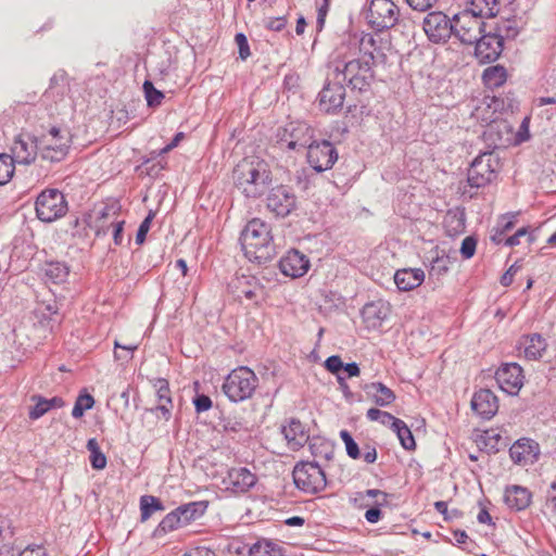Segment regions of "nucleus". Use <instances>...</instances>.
Here are the masks:
<instances>
[{"instance_id": "e2e57ef3", "label": "nucleus", "mask_w": 556, "mask_h": 556, "mask_svg": "<svg viewBox=\"0 0 556 556\" xmlns=\"http://www.w3.org/2000/svg\"><path fill=\"white\" fill-rule=\"evenodd\" d=\"M35 314L39 316L40 323L47 321L48 326L52 316L58 314V307L54 304L41 305L35 311Z\"/></svg>"}, {"instance_id": "9b49d317", "label": "nucleus", "mask_w": 556, "mask_h": 556, "mask_svg": "<svg viewBox=\"0 0 556 556\" xmlns=\"http://www.w3.org/2000/svg\"><path fill=\"white\" fill-rule=\"evenodd\" d=\"M345 100V87L343 81L332 78V71L327 74L325 85L318 93V105L328 114L338 113Z\"/></svg>"}, {"instance_id": "e433bc0d", "label": "nucleus", "mask_w": 556, "mask_h": 556, "mask_svg": "<svg viewBox=\"0 0 556 556\" xmlns=\"http://www.w3.org/2000/svg\"><path fill=\"white\" fill-rule=\"evenodd\" d=\"M233 287L248 300H256L257 291L264 288L255 277L244 275L235 279ZM255 303L258 302L255 301Z\"/></svg>"}, {"instance_id": "de8ad7c7", "label": "nucleus", "mask_w": 556, "mask_h": 556, "mask_svg": "<svg viewBox=\"0 0 556 556\" xmlns=\"http://www.w3.org/2000/svg\"><path fill=\"white\" fill-rule=\"evenodd\" d=\"M14 159L7 153L0 154V186L10 181L14 174Z\"/></svg>"}, {"instance_id": "412c9836", "label": "nucleus", "mask_w": 556, "mask_h": 556, "mask_svg": "<svg viewBox=\"0 0 556 556\" xmlns=\"http://www.w3.org/2000/svg\"><path fill=\"white\" fill-rule=\"evenodd\" d=\"M509 456L517 465L534 464L540 456L539 443L529 438H521L510 446Z\"/></svg>"}, {"instance_id": "7c9ffc66", "label": "nucleus", "mask_w": 556, "mask_h": 556, "mask_svg": "<svg viewBox=\"0 0 556 556\" xmlns=\"http://www.w3.org/2000/svg\"><path fill=\"white\" fill-rule=\"evenodd\" d=\"M425 280V273L421 268H402L394 274V282L399 290L410 291L419 287Z\"/></svg>"}, {"instance_id": "13d9d810", "label": "nucleus", "mask_w": 556, "mask_h": 556, "mask_svg": "<svg viewBox=\"0 0 556 556\" xmlns=\"http://www.w3.org/2000/svg\"><path fill=\"white\" fill-rule=\"evenodd\" d=\"M153 218H154V213L152 211H150L149 214L146 216V218L141 222V224L137 230V233H136V243L137 244L140 245L144 242Z\"/></svg>"}, {"instance_id": "680f3d73", "label": "nucleus", "mask_w": 556, "mask_h": 556, "mask_svg": "<svg viewBox=\"0 0 556 556\" xmlns=\"http://www.w3.org/2000/svg\"><path fill=\"white\" fill-rule=\"evenodd\" d=\"M477 239L473 236L466 237L460 245V254L465 260L471 258L476 253Z\"/></svg>"}, {"instance_id": "0e129e2a", "label": "nucleus", "mask_w": 556, "mask_h": 556, "mask_svg": "<svg viewBox=\"0 0 556 556\" xmlns=\"http://www.w3.org/2000/svg\"><path fill=\"white\" fill-rule=\"evenodd\" d=\"M192 402L198 414L208 410L213 405L211 397L203 393H197Z\"/></svg>"}, {"instance_id": "393cba45", "label": "nucleus", "mask_w": 556, "mask_h": 556, "mask_svg": "<svg viewBox=\"0 0 556 556\" xmlns=\"http://www.w3.org/2000/svg\"><path fill=\"white\" fill-rule=\"evenodd\" d=\"M390 312L389 305L382 301L366 303L361 312L367 329H378Z\"/></svg>"}, {"instance_id": "c9c22d12", "label": "nucleus", "mask_w": 556, "mask_h": 556, "mask_svg": "<svg viewBox=\"0 0 556 556\" xmlns=\"http://www.w3.org/2000/svg\"><path fill=\"white\" fill-rule=\"evenodd\" d=\"M249 556H287L281 545L268 539H260L249 548Z\"/></svg>"}, {"instance_id": "09e8293b", "label": "nucleus", "mask_w": 556, "mask_h": 556, "mask_svg": "<svg viewBox=\"0 0 556 556\" xmlns=\"http://www.w3.org/2000/svg\"><path fill=\"white\" fill-rule=\"evenodd\" d=\"M500 440L501 435L498 433L485 431L484 434L480 435L477 444L481 450L486 451L489 454H495L500 451L497 445Z\"/></svg>"}, {"instance_id": "0eeeda50", "label": "nucleus", "mask_w": 556, "mask_h": 556, "mask_svg": "<svg viewBox=\"0 0 556 556\" xmlns=\"http://www.w3.org/2000/svg\"><path fill=\"white\" fill-rule=\"evenodd\" d=\"M292 478L296 489L306 494H317L327 486L326 473L317 460L298 462L293 468Z\"/></svg>"}, {"instance_id": "603ef678", "label": "nucleus", "mask_w": 556, "mask_h": 556, "mask_svg": "<svg viewBox=\"0 0 556 556\" xmlns=\"http://www.w3.org/2000/svg\"><path fill=\"white\" fill-rule=\"evenodd\" d=\"M30 400L35 402V405L30 407L28 413V417L31 420H37L49 412V406H47V399L42 395L34 394L31 395Z\"/></svg>"}, {"instance_id": "a878e982", "label": "nucleus", "mask_w": 556, "mask_h": 556, "mask_svg": "<svg viewBox=\"0 0 556 556\" xmlns=\"http://www.w3.org/2000/svg\"><path fill=\"white\" fill-rule=\"evenodd\" d=\"M11 155L14 161L18 164L28 165L36 159L39 153V140H25L22 136H18L13 141L11 148Z\"/></svg>"}, {"instance_id": "6e6d98bb", "label": "nucleus", "mask_w": 556, "mask_h": 556, "mask_svg": "<svg viewBox=\"0 0 556 556\" xmlns=\"http://www.w3.org/2000/svg\"><path fill=\"white\" fill-rule=\"evenodd\" d=\"M448 265H450L448 256H446V255L437 256L431 262L429 275L437 276L439 278L440 276H443L448 271Z\"/></svg>"}, {"instance_id": "052dcab7", "label": "nucleus", "mask_w": 556, "mask_h": 556, "mask_svg": "<svg viewBox=\"0 0 556 556\" xmlns=\"http://www.w3.org/2000/svg\"><path fill=\"white\" fill-rule=\"evenodd\" d=\"M343 365L344 363L339 355H331L324 363L325 368L336 377L341 376L340 371L343 369Z\"/></svg>"}, {"instance_id": "423d86ee", "label": "nucleus", "mask_w": 556, "mask_h": 556, "mask_svg": "<svg viewBox=\"0 0 556 556\" xmlns=\"http://www.w3.org/2000/svg\"><path fill=\"white\" fill-rule=\"evenodd\" d=\"M501 168V159L495 151L481 152L470 163L467 184L471 188H484L497 179Z\"/></svg>"}, {"instance_id": "c756f323", "label": "nucleus", "mask_w": 556, "mask_h": 556, "mask_svg": "<svg viewBox=\"0 0 556 556\" xmlns=\"http://www.w3.org/2000/svg\"><path fill=\"white\" fill-rule=\"evenodd\" d=\"M70 91V78L67 73L64 70H59L53 74L50 78L49 87L45 91L43 97L52 100L53 102H59L64 99V97Z\"/></svg>"}, {"instance_id": "c85d7f7f", "label": "nucleus", "mask_w": 556, "mask_h": 556, "mask_svg": "<svg viewBox=\"0 0 556 556\" xmlns=\"http://www.w3.org/2000/svg\"><path fill=\"white\" fill-rule=\"evenodd\" d=\"M532 493L521 485H508L505 489L504 502L515 511H520L531 504Z\"/></svg>"}, {"instance_id": "58836bf2", "label": "nucleus", "mask_w": 556, "mask_h": 556, "mask_svg": "<svg viewBox=\"0 0 556 556\" xmlns=\"http://www.w3.org/2000/svg\"><path fill=\"white\" fill-rule=\"evenodd\" d=\"M484 85L490 88H498L507 80V71L503 65H492L486 67L482 74Z\"/></svg>"}, {"instance_id": "20e7f679", "label": "nucleus", "mask_w": 556, "mask_h": 556, "mask_svg": "<svg viewBox=\"0 0 556 556\" xmlns=\"http://www.w3.org/2000/svg\"><path fill=\"white\" fill-rule=\"evenodd\" d=\"M315 137V129L303 121H292L276 132L275 147L282 152H303Z\"/></svg>"}, {"instance_id": "f257e3e1", "label": "nucleus", "mask_w": 556, "mask_h": 556, "mask_svg": "<svg viewBox=\"0 0 556 556\" xmlns=\"http://www.w3.org/2000/svg\"><path fill=\"white\" fill-rule=\"evenodd\" d=\"M329 71H332L333 79L346 81L353 90L364 92L369 90L375 80L376 65L369 60L356 54L355 49L339 45L329 62Z\"/></svg>"}, {"instance_id": "aec40b11", "label": "nucleus", "mask_w": 556, "mask_h": 556, "mask_svg": "<svg viewBox=\"0 0 556 556\" xmlns=\"http://www.w3.org/2000/svg\"><path fill=\"white\" fill-rule=\"evenodd\" d=\"M280 271L290 278L304 276L309 268V260L299 250H289L278 263Z\"/></svg>"}, {"instance_id": "c03bdc74", "label": "nucleus", "mask_w": 556, "mask_h": 556, "mask_svg": "<svg viewBox=\"0 0 556 556\" xmlns=\"http://www.w3.org/2000/svg\"><path fill=\"white\" fill-rule=\"evenodd\" d=\"M87 450L90 452V464L93 469L101 470L106 466V457L102 453L97 439L91 438L87 441Z\"/></svg>"}, {"instance_id": "bf43d9fd", "label": "nucleus", "mask_w": 556, "mask_h": 556, "mask_svg": "<svg viewBox=\"0 0 556 556\" xmlns=\"http://www.w3.org/2000/svg\"><path fill=\"white\" fill-rule=\"evenodd\" d=\"M8 554L14 556L12 548L9 546L3 547ZM18 556H48L46 548L42 545H28L18 553Z\"/></svg>"}, {"instance_id": "f03ea898", "label": "nucleus", "mask_w": 556, "mask_h": 556, "mask_svg": "<svg viewBox=\"0 0 556 556\" xmlns=\"http://www.w3.org/2000/svg\"><path fill=\"white\" fill-rule=\"evenodd\" d=\"M235 186L249 199L264 195L273 182L270 166L258 157H245L239 162L232 172Z\"/></svg>"}, {"instance_id": "a211bd4d", "label": "nucleus", "mask_w": 556, "mask_h": 556, "mask_svg": "<svg viewBox=\"0 0 556 556\" xmlns=\"http://www.w3.org/2000/svg\"><path fill=\"white\" fill-rule=\"evenodd\" d=\"M495 380L503 391L515 395L523 384L522 368L517 363L503 364L495 372Z\"/></svg>"}, {"instance_id": "338daca9", "label": "nucleus", "mask_w": 556, "mask_h": 556, "mask_svg": "<svg viewBox=\"0 0 556 556\" xmlns=\"http://www.w3.org/2000/svg\"><path fill=\"white\" fill-rule=\"evenodd\" d=\"M264 26L274 31H281L287 24V20L285 16H278V17H266L263 21Z\"/></svg>"}, {"instance_id": "1a4fd4ad", "label": "nucleus", "mask_w": 556, "mask_h": 556, "mask_svg": "<svg viewBox=\"0 0 556 556\" xmlns=\"http://www.w3.org/2000/svg\"><path fill=\"white\" fill-rule=\"evenodd\" d=\"M67 211V202L64 194L58 189L43 190L36 200L37 217L51 223L62 217Z\"/></svg>"}, {"instance_id": "2f4dec72", "label": "nucleus", "mask_w": 556, "mask_h": 556, "mask_svg": "<svg viewBox=\"0 0 556 556\" xmlns=\"http://www.w3.org/2000/svg\"><path fill=\"white\" fill-rule=\"evenodd\" d=\"M362 389L377 406H389L396 399L395 393L386 384L379 381L365 383L362 386Z\"/></svg>"}, {"instance_id": "a18cd8bd", "label": "nucleus", "mask_w": 556, "mask_h": 556, "mask_svg": "<svg viewBox=\"0 0 556 556\" xmlns=\"http://www.w3.org/2000/svg\"><path fill=\"white\" fill-rule=\"evenodd\" d=\"M220 426L226 432L238 433L249 430L248 422L243 417L231 414L220 418Z\"/></svg>"}, {"instance_id": "37998d69", "label": "nucleus", "mask_w": 556, "mask_h": 556, "mask_svg": "<svg viewBox=\"0 0 556 556\" xmlns=\"http://www.w3.org/2000/svg\"><path fill=\"white\" fill-rule=\"evenodd\" d=\"M491 29L500 34L502 37V42L504 43V39H515L519 34V26L517 20L514 18H506L502 21L501 23H496L495 26H490Z\"/></svg>"}, {"instance_id": "5fc2aeb1", "label": "nucleus", "mask_w": 556, "mask_h": 556, "mask_svg": "<svg viewBox=\"0 0 556 556\" xmlns=\"http://www.w3.org/2000/svg\"><path fill=\"white\" fill-rule=\"evenodd\" d=\"M340 438L345 445V451L349 457L352 459H358L362 454L358 444L353 439L352 434L348 430L340 431Z\"/></svg>"}, {"instance_id": "bb28decb", "label": "nucleus", "mask_w": 556, "mask_h": 556, "mask_svg": "<svg viewBox=\"0 0 556 556\" xmlns=\"http://www.w3.org/2000/svg\"><path fill=\"white\" fill-rule=\"evenodd\" d=\"M281 432L287 440L288 446L293 451L300 450L311 440L305 427L296 418H291L287 426H282Z\"/></svg>"}, {"instance_id": "473e14b6", "label": "nucleus", "mask_w": 556, "mask_h": 556, "mask_svg": "<svg viewBox=\"0 0 556 556\" xmlns=\"http://www.w3.org/2000/svg\"><path fill=\"white\" fill-rule=\"evenodd\" d=\"M464 10L480 20L495 17L500 12L498 0H466Z\"/></svg>"}, {"instance_id": "5701e85b", "label": "nucleus", "mask_w": 556, "mask_h": 556, "mask_svg": "<svg viewBox=\"0 0 556 556\" xmlns=\"http://www.w3.org/2000/svg\"><path fill=\"white\" fill-rule=\"evenodd\" d=\"M71 146L70 134L67 132L66 139L49 141L47 137H41L39 140V154L41 159L58 163L65 159Z\"/></svg>"}, {"instance_id": "8fccbe9b", "label": "nucleus", "mask_w": 556, "mask_h": 556, "mask_svg": "<svg viewBox=\"0 0 556 556\" xmlns=\"http://www.w3.org/2000/svg\"><path fill=\"white\" fill-rule=\"evenodd\" d=\"M142 88L144 91V97L148 106L156 108L162 103V100L164 99L165 96L161 90L154 87L151 80H144Z\"/></svg>"}, {"instance_id": "f8f14e48", "label": "nucleus", "mask_w": 556, "mask_h": 556, "mask_svg": "<svg viewBox=\"0 0 556 556\" xmlns=\"http://www.w3.org/2000/svg\"><path fill=\"white\" fill-rule=\"evenodd\" d=\"M486 23L475 15L462 11L454 15L453 36L463 45H473L477 38L485 31Z\"/></svg>"}, {"instance_id": "7ed1b4c3", "label": "nucleus", "mask_w": 556, "mask_h": 556, "mask_svg": "<svg viewBox=\"0 0 556 556\" xmlns=\"http://www.w3.org/2000/svg\"><path fill=\"white\" fill-rule=\"evenodd\" d=\"M244 255L257 264H265L276 256L270 226L260 218L250 220L240 235Z\"/></svg>"}, {"instance_id": "b1692460", "label": "nucleus", "mask_w": 556, "mask_h": 556, "mask_svg": "<svg viewBox=\"0 0 556 556\" xmlns=\"http://www.w3.org/2000/svg\"><path fill=\"white\" fill-rule=\"evenodd\" d=\"M224 483L235 493H244L254 486L256 477L245 467L231 468L228 470Z\"/></svg>"}, {"instance_id": "4468645a", "label": "nucleus", "mask_w": 556, "mask_h": 556, "mask_svg": "<svg viewBox=\"0 0 556 556\" xmlns=\"http://www.w3.org/2000/svg\"><path fill=\"white\" fill-rule=\"evenodd\" d=\"M306 157L312 168L317 173H321L333 166L338 160V151L326 139L320 141L313 139V142L306 149Z\"/></svg>"}, {"instance_id": "2eb2a0df", "label": "nucleus", "mask_w": 556, "mask_h": 556, "mask_svg": "<svg viewBox=\"0 0 556 556\" xmlns=\"http://www.w3.org/2000/svg\"><path fill=\"white\" fill-rule=\"evenodd\" d=\"M266 207L277 217L285 218L296 208V195L289 186L279 185L269 188Z\"/></svg>"}, {"instance_id": "9d476101", "label": "nucleus", "mask_w": 556, "mask_h": 556, "mask_svg": "<svg viewBox=\"0 0 556 556\" xmlns=\"http://www.w3.org/2000/svg\"><path fill=\"white\" fill-rule=\"evenodd\" d=\"M340 45L349 46V49L354 50L356 54L369 60L374 65L383 64L387 62L386 45L381 38H376L375 35L365 34L359 40L350 38L342 41Z\"/></svg>"}, {"instance_id": "72a5a7b5", "label": "nucleus", "mask_w": 556, "mask_h": 556, "mask_svg": "<svg viewBox=\"0 0 556 556\" xmlns=\"http://www.w3.org/2000/svg\"><path fill=\"white\" fill-rule=\"evenodd\" d=\"M207 507V501H197L182 504L178 506L176 509L180 518V522L185 527L191 523L192 521L200 519L205 514Z\"/></svg>"}, {"instance_id": "6e6552de", "label": "nucleus", "mask_w": 556, "mask_h": 556, "mask_svg": "<svg viewBox=\"0 0 556 556\" xmlns=\"http://www.w3.org/2000/svg\"><path fill=\"white\" fill-rule=\"evenodd\" d=\"M400 18V9L392 0H371L366 12L368 25L377 33L394 27Z\"/></svg>"}, {"instance_id": "dca6fc26", "label": "nucleus", "mask_w": 556, "mask_h": 556, "mask_svg": "<svg viewBox=\"0 0 556 556\" xmlns=\"http://www.w3.org/2000/svg\"><path fill=\"white\" fill-rule=\"evenodd\" d=\"M475 45V56L480 63L495 62L502 54L504 43L500 34L494 33L491 28L485 29L478 38Z\"/></svg>"}, {"instance_id": "f704fd0d", "label": "nucleus", "mask_w": 556, "mask_h": 556, "mask_svg": "<svg viewBox=\"0 0 556 556\" xmlns=\"http://www.w3.org/2000/svg\"><path fill=\"white\" fill-rule=\"evenodd\" d=\"M41 270L46 279L53 283L65 282L70 275V266L65 262L59 261L45 262Z\"/></svg>"}, {"instance_id": "69168bd1", "label": "nucleus", "mask_w": 556, "mask_h": 556, "mask_svg": "<svg viewBox=\"0 0 556 556\" xmlns=\"http://www.w3.org/2000/svg\"><path fill=\"white\" fill-rule=\"evenodd\" d=\"M235 41H236V43L238 46V49H239V56H240V59L241 60H247L251 55L250 47H249V42H248L247 36L243 33H238L235 36Z\"/></svg>"}, {"instance_id": "4d7b16f0", "label": "nucleus", "mask_w": 556, "mask_h": 556, "mask_svg": "<svg viewBox=\"0 0 556 556\" xmlns=\"http://www.w3.org/2000/svg\"><path fill=\"white\" fill-rule=\"evenodd\" d=\"M359 493L364 495L366 498H370L372 501V504H378V506H387L389 503L388 498L390 494H388L384 491L378 489H368Z\"/></svg>"}, {"instance_id": "49530a36", "label": "nucleus", "mask_w": 556, "mask_h": 556, "mask_svg": "<svg viewBox=\"0 0 556 556\" xmlns=\"http://www.w3.org/2000/svg\"><path fill=\"white\" fill-rule=\"evenodd\" d=\"M181 527L184 526L180 522L177 509L175 508L161 520L155 529V534H165Z\"/></svg>"}, {"instance_id": "79ce46f5", "label": "nucleus", "mask_w": 556, "mask_h": 556, "mask_svg": "<svg viewBox=\"0 0 556 556\" xmlns=\"http://www.w3.org/2000/svg\"><path fill=\"white\" fill-rule=\"evenodd\" d=\"M139 504L141 511L140 520L142 522L147 521L152 516L153 513L165 510L163 502L159 497L153 495H142L140 497Z\"/></svg>"}, {"instance_id": "774afa93", "label": "nucleus", "mask_w": 556, "mask_h": 556, "mask_svg": "<svg viewBox=\"0 0 556 556\" xmlns=\"http://www.w3.org/2000/svg\"><path fill=\"white\" fill-rule=\"evenodd\" d=\"M529 138H530V134H529V118L526 117L522 121L518 131L515 134V136L513 135V142L518 144V143L527 141Z\"/></svg>"}, {"instance_id": "ea45409f", "label": "nucleus", "mask_w": 556, "mask_h": 556, "mask_svg": "<svg viewBox=\"0 0 556 556\" xmlns=\"http://www.w3.org/2000/svg\"><path fill=\"white\" fill-rule=\"evenodd\" d=\"M307 443L311 454L315 458H324L326 460L332 459L334 447L329 441L319 437H315L312 438Z\"/></svg>"}, {"instance_id": "cd10ccee", "label": "nucleus", "mask_w": 556, "mask_h": 556, "mask_svg": "<svg viewBox=\"0 0 556 556\" xmlns=\"http://www.w3.org/2000/svg\"><path fill=\"white\" fill-rule=\"evenodd\" d=\"M518 349H523L527 359L539 361L547 349V342L540 333L525 334L519 340Z\"/></svg>"}, {"instance_id": "4be33fe9", "label": "nucleus", "mask_w": 556, "mask_h": 556, "mask_svg": "<svg viewBox=\"0 0 556 556\" xmlns=\"http://www.w3.org/2000/svg\"><path fill=\"white\" fill-rule=\"evenodd\" d=\"M471 408L482 419L489 420L497 413V397L491 390L480 389L472 396Z\"/></svg>"}, {"instance_id": "4c0bfd02", "label": "nucleus", "mask_w": 556, "mask_h": 556, "mask_svg": "<svg viewBox=\"0 0 556 556\" xmlns=\"http://www.w3.org/2000/svg\"><path fill=\"white\" fill-rule=\"evenodd\" d=\"M465 213L462 211H447L443 219L445 232L450 237L457 236L465 230Z\"/></svg>"}, {"instance_id": "ddd939ff", "label": "nucleus", "mask_w": 556, "mask_h": 556, "mask_svg": "<svg viewBox=\"0 0 556 556\" xmlns=\"http://www.w3.org/2000/svg\"><path fill=\"white\" fill-rule=\"evenodd\" d=\"M428 39L433 43H445L453 35L454 17L451 20L441 11L429 12L422 22Z\"/></svg>"}, {"instance_id": "6ab92c4d", "label": "nucleus", "mask_w": 556, "mask_h": 556, "mask_svg": "<svg viewBox=\"0 0 556 556\" xmlns=\"http://www.w3.org/2000/svg\"><path fill=\"white\" fill-rule=\"evenodd\" d=\"M153 387L155 388L157 405L147 408L146 410L155 415L157 418L168 421L172 418L174 407L169 383L164 378H157L154 380Z\"/></svg>"}, {"instance_id": "39448f33", "label": "nucleus", "mask_w": 556, "mask_h": 556, "mask_svg": "<svg viewBox=\"0 0 556 556\" xmlns=\"http://www.w3.org/2000/svg\"><path fill=\"white\" fill-rule=\"evenodd\" d=\"M258 387V378L247 366L232 369L224 380L222 391L233 403L251 399Z\"/></svg>"}, {"instance_id": "f3484780", "label": "nucleus", "mask_w": 556, "mask_h": 556, "mask_svg": "<svg viewBox=\"0 0 556 556\" xmlns=\"http://www.w3.org/2000/svg\"><path fill=\"white\" fill-rule=\"evenodd\" d=\"M482 136L486 144L494 151L513 142V127L506 119L495 117L488 123Z\"/></svg>"}, {"instance_id": "a19ab883", "label": "nucleus", "mask_w": 556, "mask_h": 556, "mask_svg": "<svg viewBox=\"0 0 556 556\" xmlns=\"http://www.w3.org/2000/svg\"><path fill=\"white\" fill-rule=\"evenodd\" d=\"M391 429L396 433L401 445L406 451H415L416 450V441L407 425L402 420H394V425Z\"/></svg>"}, {"instance_id": "3c124183", "label": "nucleus", "mask_w": 556, "mask_h": 556, "mask_svg": "<svg viewBox=\"0 0 556 556\" xmlns=\"http://www.w3.org/2000/svg\"><path fill=\"white\" fill-rule=\"evenodd\" d=\"M93 405H94V400L90 394H88V393L79 394L75 401V404H74V407L72 410V416L74 418H80V417H83L84 413L88 409H91Z\"/></svg>"}, {"instance_id": "864d4df0", "label": "nucleus", "mask_w": 556, "mask_h": 556, "mask_svg": "<svg viewBox=\"0 0 556 556\" xmlns=\"http://www.w3.org/2000/svg\"><path fill=\"white\" fill-rule=\"evenodd\" d=\"M366 417L370 421H378L383 426H390V428L394 425V420L399 419L394 417L392 414L376 407L369 408L366 413Z\"/></svg>"}]
</instances>
